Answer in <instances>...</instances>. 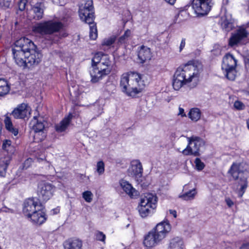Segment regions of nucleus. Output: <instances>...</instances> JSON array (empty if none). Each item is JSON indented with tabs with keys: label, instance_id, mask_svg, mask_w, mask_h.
Masks as SVG:
<instances>
[{
	"label": "nucleus",
	"instance_id": "nucleus-35",
	"mask_svg": "<svg viewBox=\"0 0 249 249\" xmlns=\"http://www.w3.org/2000/svg\"><path fill=\"white\" fill-rule=\"evenodd\" d=\"M96 171L99 176L102 175L104 173L105 163L102 160L97 162Z\"/></svg>",
	"mask_w": 249,
	"mask_h": 249
},
{
	"label": "nucleus",
	"instance_id": "nucleus-36",
	"mask_svg": "<svg viewBox=\"0 0 249 249\" xmlns=\"http://www.w3.org/2000/svg\"><path fill=\"white\" fill-rule=\"evenodd\" d=\"M116 38V36H112L108 38H105L102 42V45L103 46H110L115 42Z\"/></svg>",
	"mask_w": 249,
	"mask_h": 249
},
{
	"label": "nucleus",
	"instance_id": "nucleus-10",
	"mask_svg": "<svg viewBox=\"0 0 249 249\" xmlns=\"http://www.w3.org/2000/svg\"><path fill=\"white\" fill-rule=\"evenodd\" d=\"M44 122L42 117L35 116L30 123L31 128L34 131V139L36 142H41L45 138Z\"/></svg>",
	"mask_w": 249,
	"mask_h": 249
},
{
	"label": "nucleus",
	"instance_id": "nucleus-19",
	"mask_svg": "<svg viewBox=\"0 0 249 249\" xmlns=\"http://www.w3.org/2000/svg\"><path fill=\"white\" fill-rule=\"evenodd\" d=\"M92 63L94 64H104L110 67H112V62L110 60L109 56L107 54H104L102 52H98L95 54L92 59Z\"/></svg>",
	"mask_w": 249,
	"mask_h": 249
},
{
	"label": "nucleus",
	"instance_id": "nucleus-21",
	"mask_svg": "<svg viewBox=\"0 0 249 249\" xmlns=\"http://www.w3.org/2000/svg\"><path fill=\"white\" fill-rule=\"evenodd\" d=\"M45 7L43 2H38L32 6L31 11L33 13V18L35 20L42 19L44 15Z\"/></svg>",
	"mask_w": 249,
	"mask_h": 249
},
{
	"label": "nucleus",
	"instance_id": "nucleus-15",
	"mask_svg": "<svg viewBox=\"0 0 249 249\" xmlns=\"http://www.w3.org/2000/svg\"><path fill=\"white\" fill-rule=\"evenodd\" d=\"M54 190L55 187L51 183H43L38 187V196L43 201H46L52 197Z\"/></svg>",
	"mask_w": 249,
	"mask_h": 249
},
{
	"label": "nucleus",
	"instance_id": "nucleus-44",
	"mask_svg": "<svg viewBox=\"0 0 249 249\" xmlns=\"http://www.w3.org/2000/svg\"><path fill=\"white\" fill-rule=\"evenodd\" d=\"M94 107L95 109H97V113L98 115H100L103 112V108L102 106H99L98 105L96 104L94 105Z\"/></svg>",
	"mask_w": 249,
	"mask_h": 249
},
{
	"label": "nucleus",
	"instance_id": "nucleus-48",
	"mask_svg": "<svg viewBox=\"0 0 249 249\" xmlns=\"http://www.w3.org/2000/svg\"><path fill=\"white\" fill-rule=\"evenodd\" d=\"M249 243L243 244L240 247V249H249Z\"/></svg>",
	"mask_w": 249,
	"mask_h": 249
},
{
	"label": "nucleus",
	"instance_id": "nucleus-52",
	"mask_svg": "<svg viewBox=\"0 0 249 249\" xmlns=\"http://www.w3.org/2000/svg\"><path fill=\"white\" fill-rule=\"evenodd\" d=\"M32 159H31V158H29V159H28L26 160V161H25V165H27L28 164H30L31 162H32Z\"/></svg>",
	"mask_w": 249,
	"mask_h": 249
},
{
	"label": "nucleus",
	"instance_id": "nucleus-9",
	"mask_svg": "<svg viewBox=\"0 0 249 249\" xmlns=\"http://www.w3.org/2000/svg\"><path fill=\"white\" fill-rule=\"evenodd\" d=\"M242 166V164L233 163L229 171L235 180L240 179L239 184L240 185V197L242 196L247 187V177L245 175V171L241 169Z\"/></svg>",
	"mask_w": 249,
	"mask_h": 249
},
{
	"label": "nucleus",
	"instance_id": "nucleus-29",
	"mask_svg": "<svg viewBox=\"0 0 249 249\" xmlns=\"http://www.w3.org/2000/svg\"><path fill=\"white\" fill-rule=\"evenodd\" d=\"M4 122L6 129L12 134H14V136H17L18 133V131L17 128L13 126L11 118L6 116Z\"/></svg>",
	"mask_w": 249,
	"mask_h": 249
},
{
	"label": "nucleus",
	"instance_id": "nucleus-5",
	"mask_svg": "<svg viewBox=\"0 0 249 249\" xmlns=\"http://www.w3.org/2000/svg\"><path fill=\"white\" fill-rule=\"evenodd\" d=\"M63 26V24L60 21L50 20L36 24L33 27V31L41 35L58 33L59 36H64L66 34L62 32Z\"/></svg>",
	"mask_w": 249,
	"mask_h": 249
},
{
	"label": "nucleus",
	"instance_id": "nucleus-40",
	"mask_svg": "<svg viewBox=\"0 0 249 249\" xmlns=\"http://www.w3.org/2000/svg\"><path fill=\"white\" fill-rule=\"evenodd\" d=\"M96 239L102 242H105L106 239V235L101 231H97L95 234Z\"/></svg>",
	"mask_w": 249,
	"mask_h": 249
},
{
	"label": "nucleus",
	"instance_id": "nucleus-18",
	"mask_svg": "<svg viewBox=\"0 0 249 249\" xmlns=\"http://www.w3.org/2000/svg\"><path fill=\"white\" fill-rule=\"evenodd\" d=\"M30 107L26 104H21L14 109L11 115L16 119H24L29 116Z\"/></svg>",
	"mask_w": 249,
	"mask_h": 249
},
{
	"label": "nucleus",
	"instance_id": "nucleus-34",
	"mask_svg": "<svg viewBox=\"0 0 249 249\" xmlns=\"http://www.w3.org/2000/svg\"><path fill=\"white\" fill-rule=\"evenodd\" d=\"M196 194V192L195 189H193L188 192L185 193L183 195L180 196L179 197L185 200H188L193 199Z\"/></svg>",
	"mask_w": 249,
	"mask_h": 249
},
{
	"label": "nucleus",
	"instance_id": "nucleus-39",
	"mask_svg": "<svg viewBox=\"0 0 249 249\" xmlns=\"http://www.w3.org/2000/svg\"><path fill=\"white\" fill-rule=\"evenodd\" d=\"M195 163L196 169L198 171L202 170L205 167L204 163L199 158L196 159Z\"/></svg>",
	"mask_w": 249,
	"mask_h": 249
},
{
	"label": "nucleus",
	"instance_id": "nucleus-28",
	"mask_svg": "<svg viewBox=\"0 0 249 249\" xmlns=\"http://www.w3.org/2000/svg\"><path fill=\"white\" fill-rule=\"evenodd\" d=\"M10 161L11 158L9 156H4L0 158V176H5L7 167Z\"/></svg>",
	"mask_w": 249,
	"mask_h": 249
},
{
	"label": "nucleus",
	"instance_id": "nucleus-46",
	"mask_svg": "<svg viewBox=\"0 0 249 249\" xmlns=\"http://www.w3.org/2000/svg\"><path fill=\"white\" fill-rule=\"evenodd\" d=\"M11 144V142L10 141L6 140L5 141L3 142V143L2 144V148L3 149H6L7 146H9Z\"/></svg>",
	"mask_w": 249,
	"mask_h": 249
},
{
	"label": "nucleus",
	"instance_id": "nucleus-41",
	"mask_svg": "<svg viewBox=\"0 0 249 249\" xmlns=\"http://www.w3.org/2000/svg\"><path fill=\"white\" fill-rule=\"evenodd\" d=\"M27 2V0H20L18 2V8L20 11H22L25 9Z\"/></svg>",
	"mask_w": 249,
	"mask_h": 249
},
{
	"label": "nucleus",
	"instance_id": "nucleus-51",
	"mask_svg": "<svg viewBox=\"0 0 249 249\" xmlns=\"http://www.w3.org/2000/svg\"><path fill=\"white\" fill-rule=\"evenodd\" d=\"M165 1L171 5H173L175 3L176 0H165Z\"/></svg>",
	"mask_w": 249,
	"mask_h": 249
},
{
	"label": "nucleus",
	"instance_id": "nucleus-16",
	"mask_svg": "<svg viewBox=\"0 0 249 249\" xmlns=\"http://www.w3.org/2000/svg\"><path fill=\"white\" fill-rule=\"evenodd\" d=\"M249 35V27H239L236 32L233 34L229 40V45L231 46L238 44Z\"/></svg>",
	"mask_w": 249,
	"mask_h": 249
},
{
	"label": "nucleus",
	"instance_id": "nucleus-49",
	"mask_svg": "<svg viewBox=\"0 0 249 249\" xmlns=\"http://www.w3.org/2000/svg\"><path fill=\"white\" fill-rule=\"evenodd\" d=\"M169 211L170 213L171 214H172L175 218L177 217V212H176V211L173 210H170Z\"/></svg>",
	"mask_w": 249,
	"mask_h": 249
},
{
	"label": "nucleus",
	"instance_id": "nucleus-38",
	"mask_svg": "<svg viewBox=\"0 0 249 249\" xmlns=\"http://www.w3.org/2000/svg\"><path fill=\"white\" fill-rule=\"evenodd\" d=\"M83 197L87 202H90L92 200L93 194L90 191H87L83 193Z\"/></svg>",
	"mask_w": 249,
	"mask_h": 249
},
{
	"label": "nucleus",
	"instance_id": "nucleus-23",
	"mask_svg": "<svg viewBox=\"0 0 249 249\" xmlns=\"http://www.w3.org/2000/svg\"><path fill=\"white\" fill-rule=\"evenodd\" d=\"M139 62L144 63L151 59L152 53L150 48H141L138 53Z\"/></svg>",
	"mask_w": 249,
	"mask_h": 249
},
{
	"label": "nucleus",
	"instance_id": "nucleus-12",
	"mask_svg": "<svg viewBox=\"0 0 249 249\" xmlns=\"http://www.w3.org/2000/svg\"><path fill=\"white\" fill-rule=\"evenodd\" d=\"M188 144L185 149L182 151L184 155H193L198 156L199 155V148L202 143L201 139L197 137H188Z\"/></svg>",
	"mask_w": 249,
	"mask_h": 249
},
{
	"label": "nucleus",
	"instance_id": "nucleus-1",
	"mask_svg": "<svg viewBox=\"0 0 249 249\" xmlns=\"http://www.w3.org/2000/svg\"><path fill=\"white\" fill-rule=\"evenodd\" d=\"M202 69V65L198 63H188L178 67L174 75L173 88L178 90L184 85L191 82L196 83Z\"/></svg>",
	"mask_w": 249,
	"mask_h": 249
},
{
	"label": "nucleus",
	"instance_id": "nucleus-32",
	"mask_svg": "<svg viewBox=\"0 0 249 249\" xmlns=\"http://www.w3.org/2000/svg\"><path fill=\"white\" fill-rule=\"evenodd\" d=\"M188 116L192 121L196 122L200 118L201 111L198 108H192L188 113Z\"/></svg>",
	"mask_w": 249,
	"mask_h": 249
},
{
	"label": "nucleus",
	"instance_id": "nucleus-54",
	"mask_svg": "<svg viewBox=\"0 0 249 249\" xmlns=\"http://www.w3.org/2000/svg\"><path fill=\"white\" fill-rule=\"evenodd\" d=\"M243 92L245 94L249 95V90H243Z\"/></svg>",
	"mask_w": 249,
	"mask_h": 249
},
{
	"label": "nucleus",
	"instance_id": "nucleus-50",
	"mask_svg": "<svg viewBox=\"0 0 249 249\" xmlns=\"http://www.w3.org/2000/svg\"><path fill=\"white\" fill-rule=\"evenodd\" d=\"M2 211L3 212H6V213H14V211L13 210L9 209V208H4Z\"/></svg>",
	"mask_w": 249,
	"mask_h": 249
},
{
	"label": "nucleus",
	"instance_id": "nucleus-22",
	"mask_svg": "<svg viewBox=\"0 0 249 249\" xmlns=\"http://www.w3.org/2000/svg\"><path fill=\"white\" fill-rule=\"evenodd\" d=\"M28 218H30L34 223L38 225L44 223L47 219L46 214L42 208L41 209L36 211V212L32 213Z\"/></svg>",
	"mask_w": 249,
	"mask_h": 249
},
{
	"label": "nucleus",
	"instance_id": "nucleus-4",
	"mask_svg": "<svg viewBox=\"0 0 249 249\" xmlns=\"http://www.w3.org/2000/svg\"><path fill=\"white\" fill-rule=\"evenodd\" d=\"M171 227L168 222H162L158 224L155 228L145 236L144 245L147 248H152L161 243L170 231Z\"/></svg>",
	"mask_w": 249,
	"mask_h": 249
},
{
	"label": "nucleus",
	"instance_id": "nucleus-3",
	"mask_svg": "<svg viewBox=\"0 0 249 249\" xmlns=\"http://www.w3.org/2000/svg\"><path fill=\"white\" fill-rule=\"evenodd\" d=\"M142 77L138 73L128 72L124 73L121 78L122 91L130 96H135L141 92L145 86Z\"/></svg>",
	"mask_w": 249,
	"mask_h": 249
},
{
	"label": "nucleus",
	"instance_id": "nucleus-42",
	"mask_svg": "<svg viewBox=\"0 0 249 249\" xmlns=\"http://www.w3.org/2000/svg\"><path fill=\"white\" fill-rule=\"evenodd\" d=\"M234 107L237 110H242L245 108V106L241 102L236 101L234 103Z\"/></svg>",
	"mask_w": 249,
	"mask_h": 249
},
{
	"label": "nucleus",
	"instance_id": "nucleus-43",
	"mask_svg": "<svg viewBox=\"0 0 249 249\" xmlns=\"http://www.w3.org/2000/svg\"><path fill=\"white\" fill-rule=\"evenodd\" d=\"M243 56L245 57L246 63L249 61V50L248 49V48H244Z\"/></svg>",
	"mask_w": 249,
	"mask_h": 249
},
{
	"label": "nucleus",
	"instance_id": "nucleus-37",
	"mask_svg": "<svg viewBox=\"0 0 249 249\" xmlns=\"http://www.w3.org/2000/svg\"><path fill=\"white\" fill-rule=\"evenodd\" d=\"M130 35L131 31L130 30L127 29L126 31H125L124 34L119 38V42L121 44L125 43L127 40Z\"/></svg>",
	"mask_w": 249,
	"mask_h": 249
},
{
	"label": "nucleus",
	"instance_id": "nucleus-8",
	"mask_svg": "<svg viewBox=\"0 0 249 249\" xmlns=\"http://www.w3.org/2000/svg\"><path fill=\"white\" fill-rule=\"evenodd\" d=\"M78 13L82 21L86 23H91L94 21V12L92 1L88 0L81 2L79 5Z\"/></svg>",
	"mask_w": 249,
	"mask_h": 249
},
{
	"label": "nucleus",
	"instance_id": "nucleus-27",
	"mask_svg": "<svg viewBox=\"0 0 249 249\" xmlns=\"http://www.w3.org/2000/svg\"><path fill=\"white\" fill-rule=\"evenodd\" d=\"M183 241L179 237H174L169 241L168 249H183Z\"/></svg>",
	"mask_w": 249,
	"mask_h": 249
},
{
	"label": "nucleus",
	"instance_id": "nucleus-11",
	"mask_svg": "<svg viewBox=\"0 0 249 249\" xmlns=\"http://www.w3.org/2000/svg\"><path fill=\"white\" fill-rule=\"evenodd\" d=\"M92 70L90 71L91 77V81L96 83L103 77L108 75L111 71L112 67H108L104 64H93L92 63Z\"/></svg>",
	"mask_w": 249,
	"mask_h": 249
},
{
	"label": "nucleus",
	"instance_id": "nucleus-45",
	"mask_svg": "<svg viewBox=\"0 0 249 249\" xmlns=\"http://www.w3.org/2000/svg\"><path fill=\"white\" fill-rule=\"evenodd\" d=\"M225 202L229 207H231L234 205L233 202L230 198H226Z\"/></svg>",
	"mask_w": 249,
	"mask_h": 249
},
{
	"label": "nucleus",
	"instance_id": "nucleus-33",
	"mask_svg": "<svg viewBox=\"0 0 249 249\" xmlns=\"http://www.w3.org/2000/svg\"><path fill=\"white\" fill-rule=\"evenodd\" d=\"M89 26V37L91 39L94 40L97 37V29L96 23L94 21L91 23H88Z\"/></svg>",
	"mask_w": 249,
	"mask_h": 249
},
{
	"label": "nucleus",
	"instance_id": "nucleus-6",
	"mask_svg": "<svg viewBox=\"0 0 249 249\" xmlns=\"http://www.w3.org/2000/svg\"><path fill=\"white\" fill-rule=\"evenodd\" d=\"M157 197L152 194H146L142 196L138 207L141 217L145 218L154 213L157 207Z\"/></svg>",
	"mask_w": 249,
	"mask_h": 249
},
{
	"label": "nucleus",
	"instance_id": "nucleus-47",
	"mask_svg": "<svg viewBox=\"0 0 249 249\" xmlns=\"http://www.w3.org/2000/svg\"><path fill=\"white\" fill-rule=\"evenodd\" d=\"M178 115H181L182 117L186 116V114L184 113V109L182 108H181V107L179 108V112H178Z\"/></svg>",
	"mask_w": 249,
	"mask_h": 249
},
{
	"label": "nucleus",
	"instance_id": "nucleus-26",
	"mask_svg": "<svg viewBox=\"0 0 249 249\" xmlns=\"http://www.w3.org/2000/svg\"><path fill=\"white\" fill-rule=\"evenodd\" d=\"M220 24L222 28L228 32L232 30L233 27V19L231 15L222 17Z\"/></svg>",
	"mask_w": 249,
	"mask_h": 249
},
{
	"label": "nucleus",
	"instance_id": "nucleus-7",
	"mask_svg": "<svg viewBox=\"0 0 249 249\" xmlns=\"http://www.w3.org/2000/svg\"><path fill=\"white\" fill-rule=\"evenodd\" d=\"M237 60L230 53L226 54L223 58L222 70L227 79L233 81L235 80L237 71L236 67Z\"/></svg>",
	"mask_w": 249,
	"mask_h": 249
},
{
	"label": "nucleus",
	"instance_id": "nucleus-14",
	"mask_svg": "<svg viewBox=\"0 0 249 249\" xmlns=\"http://www.w3.org/2000/svg\"><path fill=\"white\" fill-rule=\"evenodd\" d=\"M42 205L36 198H29L26 199L24 203L23 213L24 214L28 217L31 215L42 209Z\"/></svg>",
	"mask_w": 249,
	"mask_h": 249
},
{
	"label": "nucleus",
	"instance_id": "nucleus-25",
	"mask_svg": "<svg viewBox=\"0 0 249 249\" xmlns=\"http://www.w3.org/2000/svg\"><path fill=\"white\" fill-rule=\"evenodd\" d=\"M73 115L71 113L65 117L59 124H56L55 130L58 132H62L65 131L69 126Z\"/></svg>",
	"mask_w": 249,
	"mask_h": 249
},
{
	"label": "nucleus",
	"instance_id": "nucleus-2",
	"mask_svg": "<svg viewBox=\"0 0 249 249\" xmlns=\"http://www.w3.org/2000/svg\"><path fill=\"white\" fill-rule=\"evenodd\" d=\"M37 48H13L12 52L16 63L23 68H30L37 65L41 61L42 54Z\"/></svg>",
	"mask_w": 249,
	"mask_h": 249
},
{
	"label": "nucleus",
	"instance_id": "nucleus-17",
	"mask_svg": "<svg viewBox=\"0 0 249 249\" xmlns=\"http://www.w3.org/2000/svg\"><path fill=\"white\" fill-rule=\"evenodd\" d=\"M142 167L139 160H133L131 162L130 166L128 169L129 176L138 180L142 175Z\"/></svg>",
	"mask_w": 249,
	"mask_h": 249
},
{
	"label": "nucleus",
	"instance_id": "nucleus-31",
	"mask_svg": "<svg viewBox=\"0 0 249 249\" xmlns=\"http://www.w3.org/2000/svg\"><path fill=\"white\" fill-rule=\"evenodd\" d=\"M10 90V86L7 81L4 79H0V96L6 95Z\"/></svg>",
	"mask_w": 249,
	"mask_h": 249
},
{
	"label": "nucleus",
	"instance_id": "nucleus-53",
	"mask_svg": "<svg viewBox=\"0 0 249 249\" xmlns=\"http://www.w3.org/2000/svg\"><path fill=\"white\" fill-rule=\"evenodd\" d=\"M185 45V39H182L181 42L180 43V47H184Z\"/></svg>",
	"mask_w": 249,
	"mask_h": 249
},
{
	"label": "nucleus",
	"instance_id": "nucleus-55",
	"mask_svg": "<svg viewBox=\"0 0 249 249\" xmlns=\"http://www.w3.org/2000/svg\"><path fill=\"white\" fill-rule=\"evenodd\" d=\"M247 127L249 130V118L248 119L247 121Z\"/></svg>",
	"mask_w": 249,
	"mask_h": 249
},
{
	"label": "nucleus",
	"instance_id": "nucleus-24",
	"mask_svg": "<svg viewBox=\"0 0 249 249\" xmlns=\"http://www.w3.org/2000/svg\"><path fill=\"white\" fill-rule=\"evenodd\" d=\"M122 188L131 198L139 195L138 192L132 185L126 181L123 180L120 183Z\"/></svg>",
	"mask_w": 249,
	"mask_h": 249
},
{
	"label": "nucleus",
	"instance_id": "nucleus-13",
	"mask_svg": "<svg viewBox=\"0 0 249 249\" xmlns=\"http://www.w3.org/2000/svg\"><path fill=\"white\" fill-rule=\"evenodd\" d=\"M213 4L212 0H193L192 7L197 15L204 16L209 12Z\"/></svg>",
	"mask_w": 249,
	"mask_h": 249
},
{
	"label": "nucleus",
	"instance_id": "nucleus-30",
	"mask_svg": "<svg viewBox=\"0 0 249 249\" xmlns=\"http://www.w3.org/2000/svg\"><path fill=\"white\" fill-rule=\"evenodd\" d=\"M15 47H28L35 46L34 42L25 37H23L17 40L15 43Z\"/></svg>",
	"mask_w": 249,
	"mask_h": 249
},
{
	"label": "nucleus",
	"instance_id": "nucleus-20",
	"mask_svg": "<svg viewBox=\"0 0 249 249\" xmlns=\"http://www.w3.org/2000/svg\"><path fill=\"white\" fill-rule=\"evenodd\" d=\"M64 249H83L82 241L77 238H71L63 243Z\"/></svg>",
	"mask_w": 249,
	"mask_h": 249
},
{
	"label": "nucleus",
	"instance_id": "nucleus-56",
	"mask_svg": "<svg viewBox=\"0 0 249 249\" xmlns=\"http://www.w3.org/2000/svg\"><path fill=\"white\" fill-rule=\"evenodd\" d=\"M182 48H179V52H180L182 50Z\"/></svg>",
	"mask_w": 249,
	"mask_h": 249
}]
</instances>
